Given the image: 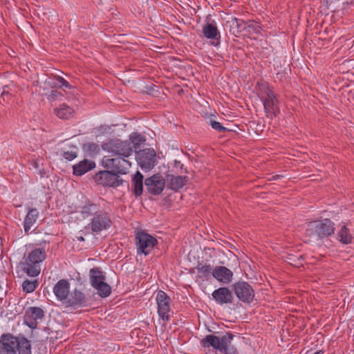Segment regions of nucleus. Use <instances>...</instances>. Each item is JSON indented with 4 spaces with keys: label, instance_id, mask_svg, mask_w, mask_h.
Here are the masks:
<instances>
[{
    "label": "nucleus",
    "instance_id": "f257e3e1",
    "mask_svg": "<svg viewBox=\"0 0 354 354\" xmlns=\"http://www.w3.org/2000/svg\"><path fill=\"white\" fill-rule=\"evenodd\" d=\"M334 225L333 222L328 218L311 223L306 230L305 235L308 237L306 241H317L330 236L334 233Z\"/></svg>",
    "mask_w": 354,
    "mask_h": 354
},
{
    "label": "nucleus",
    "instance_id": "f03ea898",
    "mask_svg": "<svg viewBox=\"0 0 354 354\" xmlns=\"http://www.w3.org/2000/svg\"><path fill=\"white\" fill-rule=\"evenodd\" d=\"M261 86L264 89L261 91V98L263 102L266 116L272 119L279 113V101L274 93L268 88L267 83H263Z\"/></svg>",
    "mask_w": 354,
    "mask_h": 354
},
{
    "label": "nucleus",
    "instance_id": "7ed1b4c3",
    "mask_svg": "<svg viewBox=\"0 0 354 354\" xmlns=\"http://www.w3.org/2000/svg\"><path fill=\"white\" fill-rule=\"evenodd\" d=\"M102 148L108 152L125 158L131 156L133 153L132 145L127 140H111L104 143Z\"/></svg>",
    "mask_w": 354,
    "mask_h": 354
},
{
    "label": "nucleus",
    "instance_id": "20e7f679",
    "mask_svg": "<svg viewBox=\"0 0 354 354\" xmlns=\"http://www.w3.org/2000/svg\"><path fill=\"white\" fill-rule=\"evenodd\" d=\"M102 166L111 171L120 174H126L128 172V169L131 167V162L125 158L117 156L115 158H109L105 156L102 160Z\"/></svg>",
    "mask_w": 354,
    "mask_h": 354
},
{
    "label": "nucleus",
    "instance_id": "39448f33",
    "mask_svg": "<svg viewBox=\"0 0 354 354\" xmlns=\"http://www.w3.org/2000/svg\"><path fill=\"white\" fill-rule=\"evenodd\" d=\"M136 245L138 254H149L158 243L156 238L143 232L139 231L136 234Z\"/></svg>",
    "mask_w": 354,
    "mask_h": 354
},
{
    "label": "nucleus",
    "instance_id": "423d86ee",
    "mask_svg": "<svg viewBox=\"0 0 354 354\" xmlns=\"http://www.w3.org/2000/svg\"><path fill=\"white\" fill-rule=\"evenodd\" d=\"M156 304L158 306V314L164 322L163 324H167L170 320V297L162 290H159L156 297Z\"/></svg>",
    "mask_w": 354,
    "mask_h": 354
},
{
    "label": "nucleus",
    "instance_id": "0eeeda50",
    "mask_svg": "<svg viewBox=\"0 0 354 354\" xmlns=\"http://www.w3.org/2000/svg\"><path fill=\"white\" fill-rule=\"evenodd\" d=\"M112 225L111 219L106 212L104 209L97 213L91 219L88 227L92 232L99 234L103 230H108Z\"/></svg>",
    "mask_w": 354,
    "mask_h": 354
},
{
    "label": "nucleus",
    "instance_id": "6e6552de",
    "mask_svg": "<svg viewBox=\"0 0 354 354\" xmlns=\"http://www.w3.org/2000/svg\"><path fill=\"white\" fill-rule=\"evenodd\" d=\"M94 180L99 185L104 187H116L122 184V180L120 176L112 171H100L93 176Z\"/></svg>",
    "mask_w": 354,
    "mask_h": 354
},
{
    "label": "nucleus",
    "instance_id": "1a4fd4ad",
    "mask_svg": "<svg viewBox=\"0 0 354 354\" xmlns=\"http://www.w3.org/2000/svg\"><path fill=\"white\" fill-rule=\"evenodd\" d=\"M156 153L153 149H145L136 151L138 164L142 170L149 171L153 169L156 162Z\"/></svg>",
    "mask_w": 354,
    "mask_h": 354
},
{
    "label": "nucleus",
    "instance_id": "9d476101",
    "mask_svg": "<svg viewBox=\"0 0 354 354\" xmlns=\"http://www.w3.org/2000/svg\"><path fill=\"white\" fill-rule=\"evenodd\" d=\"M232 337V335L230 333H226L221 337L208 335L201 340V344L205 348L213 347L214 349L221 351L225 348L227 344L231 343Z\"/></svg>",
    "mask_w": 354,
    "mask_h": 354
},
{
    "label": "nucleus",
    "instance_id": "9b49d317",
    "mask_svg": "<svg viewBox=\"0 0 354 354\" xmlns=\"http://www.w3.org/2000/svg\"><path fill=\"white\" fill-rule=\"evenodd\" d=\"M44 317V311L41 308L30 306L25 310L24 322L30 328L35 329Z\"/></svg>",
    "mask_w": 354,
    "mask_h": 354
},
{
    "label": "nucleus",
    "instance_id": "f8f14e48",
    "mask_svg": "<svg viewBox=\"0 0 354 354\" xmlns=\"http://www.w3.org/2000/svg\"><path fill=\"white\" fill-rule=\"evenodd\" d=\"M145 186L148 192L153 195L162 193L165 185V180L160 174L153 175L145 180Z\"/></svg>",
    "mask_w": 354,
    "mask_h": 354
},
{
    "label": "nucleus",
    "instance_id": "ddd939ff",
    "mask_svg": "<svg viewBox=\"0 0 354 354\" xmlns=\"http://www.w3.org/2000/svg\"><path fill=\"white\" fill-rule=\"evenodd\" d=\"M17 337L11 334H3L0 339V354H17Z\"/></svg>",
    "mask_w": 354,
    "mask_h": 354
},
{
    "label": "nucleus",
    "instance_id": "4468645a",
    "mask_svg": "<svg viewBox=\"0 0 354 354\" xmlns=\"http://www.w3.org/2000/svg\"><path fill=\"white\" fill-rule=\"evenodd\" d=\"M87 298L84 292L75 288L69 292L68 296L64 303L66 307H82L86 306Z\"/></svg>",
    "mask_w": 354,
    "mask_h": 354
},
{
    "label": "nucleus",
    "instance_id": "2eb2a0df",
    "mask_svg": "<svg viewBox=\"0 0 354 354\" xmlns=\"http://www.w3.org/2000/svg\"><path fill=\"white\" fill-rule=\"evenodd\" d=\"M70 292V283L66 279L59 280L53 287V292L57 300L64 304Z\"/></svg>",
    "mask_w": 354,
    "mask_h": 354
},
{
    "label": "nucleus",
    "instance_id": "dca6fc26",
    "mask_svg": "<svg viewBox=\"0 0 354 354\" xmlns=\"http://www.w3.org/2000/svg\"><path fill=\"white\" fill-rule=\"evenodd\" d=\"M212 297L220 304L231 303L233 298L232 292L227 288H219L215 290Z\"/></svg>",
    "mask_w": 354,
    "mask_h": 354
},
{
    "label": "nucleus",
    "instance_id": "f3484780",
    "mask_svg": "<svg viewBox=\"0 0 354 354\" xmlns=\"http://www.w3.org/2000/svg\"><path fill=\"white\" fill-rule=\"evenodd\" d=\"M95 167L94 161L84 159L73 166V174L81 176Z\"/></svg>",
    "mask_w": 354,
    "mask_h": 354
},
{
    "label": "nucleus",
    "instance_id": "a211bd4d",
    "mask_svg": "<svg viewBox=\"0 0 354 354\" xmlns=\"http://www.w3.org/2000/svg\"><path fill=\"white\" fill-rule=\"evenodd\" d=\"M166 180L169 183V187L172 190H178L186 185L188 177L186 176H175L173 174H167Z\"/></svg>",
    "mask_w": 354,
    "mask_h": 354
},
{
    "label": "nucleus",
    "instance_id": "6ab92c4d",
    "mask_svg": "<svg viewBox=\"0 0 354 354\" xmlns=\"http://www.w3.org/2000/svg\"><path fill=\"white\" fill-rule=\"evenodd\" d=\"M39 213L37 208H29L24 222V232L29 234L31 227L35 224Z\"/></svg>",
    "mask_w": 354,
    "mask_h": 354
},
{
    "label": "nucleus",
    "instance_id": "aec40b11",
    "mask_svg": "<svg viewBox=\"0 0 354 354\" xmlns=\"http://www.w3.org/2000/svg\"><path fill=\"white\" fill-rule=\"evenodd\" d=\"M213 277L223 283H228L232 277V272L227 267H217L212 272Z\"/></svg>",
    "mask_w": 354,
    "mask_h": 354
},
{
    "label": "nucleus",
    "instance_id": "412c9836",
    "mask_svg": "<svg viewBox=\"0 0 354 354\" xmlns=\"http://www.w3.org/2000/svg\"><path fill=\"white\" fill-rule=\"evenodd\" d=\"M230 26V32L236 37L241 39L243 37V21L237 18H233L227 22Z\"/></svg>",
    "mask_w": 354,
    "mask_h": 354
},
{
    "label": "nucleus",
    "instance_id": "4be33fe9",
    "mask_svg": "<svg viewBox=\"0 0 354 354\" xmlns=\"http://www.w3.org/2000/svg\"><path fill=\"white\" fill-rule=\"evenodd\" d=\"M102 209L100 205L88 201L81 207L80 213L84 218L94 217Z\"/></svg>",
    "mask_w": 354,
    "mask_h": 354
},
{
    "label": "nucleus",
    "instance_id": "5701e85b",
    "mask_svg": "<svg viewBox=\"0 0 354 354\" xmlns=\"http://www.w3.org/2000/svg\"><path fill=\"white\" fill-rule=\"evenodd\" d=\"M203 33L204 37L209 39H218L221 37L214 21L203 26Z\"/></svg>",
    "mask_w": 354,
    "mask_h": 354
},
{
    "label": "nucleus",
    "instance_id": "b1692460",
    "mask_svg": "<svg viewBox=\"0 0 354 354\" xmlns=\"http://www.w3.org/2000/svg\"><path fill=\"white\" fill-rule=\"evenodd\" d=\"M46 252L43 249L37 248L32 250L28 255L27 265H36L42 262L46 259Z\"/></svg>",
    "mask_w": 354,
    "mask_h": 354
},
{
    "label": "nucleus",
    "instance_id": "393cba45",
    "mask_svg": "<svg viewBox=\"0 0 354 354\" xmlns=\"http://www.w3.org/2000/svg\"><path fill=\"white\" fill-rule=\"evenodd\" d=\"M133 192L136 196H140L143 191V176L137 171L132 178Z\"/></svg>",
    "mask_w": 354,
    "mask_h": 354
},
{
    "label": "nucleus",
    "instance_id": "a878e982",
    "mask_svg": "<svg viewBox=\"0 0 354 354\" xmlns=\"http://www.w3.org/2000/svg\"><path fill=\"white\" fill-rule=\"evenodd\" d=\"M54 113L60 119L68 120L73 116V109L66 104L55 109Z\"/></svg>",
    "mask_w": 354,
    "mask_h": 354
},
{
    "label": "nucleus",
    "instance_id": "bb28decb",
    "mask_svg": "<svg viewBox=\"0 0 354 354\" xmlns=\"http://www.w3.org/2000/svg\"><path fill=\"white\" fill-rule=\"evenodd\" d=\"M90 280L92 286L102 283L105 281V276L99 268H93L90 270Z\"/></svg>",
    "mask_w": 354,
    "mask_h": 354
},
{
    "label": "nucleus",
    "instance_id": "cd10ccee",
    "mask_svg": "<svg viewBox=\"0 0 354 354\" xmlns=\"http://www.w3.org/2000/svg\"><path fill=\"white\" fill-rule=\"evenodd\" d=\"M17 348L19 354H31L30 342L25 337H17Z\"/></svg>",
    "mask_w": 354,
    "mask_h": 354
},
{
    "label": "nucleus",
    "instance_id": "c85d7f7f",
    "mask_svg": "<svg viewBox=\"0 0 354 354\" xmlns=\"http://www.w3.org/2000/svg\"><path fill=\"white\" fill-rule=\"evenodd\" d=\"M83 151L85 156L94 157L100 152L99 146L94 142H88L82 145Z\"/></svg>",
    "mask_w": 354,
    "mask_h": 354
},
{
    "label": "nucleus",
    "instance_id": "c756f323",
    "mask_svg": "<svg viewBox=\"0 0 354 354\" xmlns=\"http://www.w3.org/2000/svg\"><path fill=\"white\" fill-rule=\"evenodd\" d=\"M337 236L339 241L341 243L344 244H348L351 243L353 236L351 234L349 230L346 227L345 225H344L341 227V230L339 231Z\"/></svg>",
    "mask_w": 354,
    "mask_h": 354
},
{
    "label": "nucleus",
    "instance_id": "7c9ffc66",
    "mask_svg": "<svg viewBox=\"0 0 354 354\" xmlns=\"http://www.w3.org/2000/svg\"><path fill=\"white\" fill-rule=\"evenodd\" d=\"M145 138L143 136L138 133H133L130 136V142L132 145L133 151L140 149V145L145 142Z\"/></svg>",
    "mask_w": 354,
    "mask_h": 354
},
{
    "label": "nucleus",
    "instance_id": "2f4dec72",
    "mask_svg": "<svg viewBox=\"0 0 354 354\" xmlns=\"http://www.w3.org/2000/svg\"><path fill=\"white\" fill-rule=\"evenodd\" d=\"M93 287L97 290V293L101 297H107L111 292L110 286L105 283V281Z\"/></svg>",
    "mask_w": 354,
    "mask_h": 354
},
{
    "label": "nucleus",
    "instance_id": "473e14b6",
    "mask_svg": "<svg viewBox=\"0 0 354 354\" xmlns=\"http://www.w3.org/2000/svg\"><path fill=\"white\" fill-rule=\"evenodd\" d=\"M216 257L218 260V263L229 266L230 257L234 258V254L230 251H227V253H224L223 252H218L216 253Z\"/></svg>",
    "mask_w": 354,
    "mask_h": 354
},
{
    "label": "nucleus",
    "instance_id": "72a5a7b5",
    "mask_svg": "<svg viewBox=\"0 0 354 354\" xmlns=\"http://www.w3.org/2000/svg\"><path fill=\"white\" fill-rule=\"evenodd\" d=\"M38 284L39 282L37 279L33 281L26 279L22 283L21 285L23 291L26 293H31L35 290L38 286Z\"/></svg>",
    "mask_w": 354,
    "mask_h": 354
},
{
    "label": "nucleus",
    "instance_id": "f704fd0d",
    "mask_svg": "<svg viewBox=\"0 0 354 354\" xmlns=\"http://www.w3.org/2000/svg\"><path fill=\"white\" fill-rule=\"evenodd\" d=\"M245 304L250 303L254 297V293L253 289L251 286L246 283H245Z\"/></svg>",
    "mask_w": 354,
    "mask_h": 354
},
{
    "label": "nucleus",
    "instance_id": "c9c22d12",
    "mask_svg": "<svg viewBox=\"0 0 354 354\" xmlns=\"http://www.w3.org/2000/svg\"><path fill=\"white\" fill-rule=\"evenodd\" d=\"M24 271L29 277H35L39 275L41 269L40 267H24Z\"/></svg>",
    "mask_w": 354,
    "mask_h": 354
},
{
    "label": "nucleus",
    "instance_id": "e433bc0d",
    "mask_svg": "<svg viewBox=\"0 0 354 354\" xmlns=\"http://www.w3.org/2000/svg\"><path fill=\"white\" fill-rule=\"evenodd\" d=\"M234 290L237 297L243 301V283H237L234 286Z\"/></svg>",
    "mask_w": 354,
    "mask_h": 354
},
{
    "label": "nucleus",
    "instance_id": "4c0bfd02",
    "mask_svg": "<svg viewBox=\"0 0 354 354\" xmlns=\"http://www.w3.org/2000/svg\"><path fill=\"white\" fill-rule=\"evenodd\" d=\"M209 124L214 129L218 131V132H225L227 131L225 127H223L220 122L215 120H210Z\"/></svg>",
    "mask_w": 354,
    "mask_h": 354
},
{
    "label": "nucleus",
    "instance_id": "58836bf2",
    "mask_svg": "<svg viewBox=\"0 0 354 354\" xmlns=\"http://www.w3.org/2000/svg\"><path fill=\"white\" fill-rule=\"evenodd\" d=\"M62 156L66 160H72L75 159L77 156V154L76 151H63V153H62Z\"/></svg>",
    "mask_w": 354,
    "mask_h": 354
},
{
    "label": "nucleus",
    "instance_id": "ea45409f",
    "mask_svg": "<svg viewBox=\"0 0 354 354\" xmlns=\"http://www.w3.org/2000/svg\"><path fill=\"white\" fill-rule=\"evenodd\" d=\"M231 343L227 344L225 348L222 349L221 352L224 353L225 354H238L237 351L233 347L230 346Z\"/></svg>",
    "mask_w": 354,
    "mask_h": 354
},
{
    "label": "nucleus",
    "instance_id": "a19ab883",
    "mask_svg": "<svg viewBox=\"0 0 354 354\" xmlns=\"http://www.w3.org/2000/svg\"><path fill=\"white\" fill-rule=\"evenodd\" d=\"M57 80L58 83L60 84L61 87H64V88H71V86L70 85V84L65 79H64L63 77H58Z\"/></svg>",
    "mask_w": 354,
    "mask_h": 354
},
{
    "label": "nucleus",
    "instance_id": "79ce46f5",
    "mask_svg": "<svg viewBox=\"0 0 354 354\" xmlns=\"http://www.w3.org/2000/svg\"><path fill=\"white\" fill-rule=\"evenodd\" d=\"M62 94L59 91L56 90H53L50 92V94L48 95V99L50 101H55L57 99L59 96H61Z\"/></svg>",
    "mask_w": 354,
    "mask_h": 354
},
{
    "label": "nucleus",
    "instance_id": "37998d69",
    "mask_svg": "<svg viewBox=\"0 0 354 354\" xmlns=\"http://www.w3.org/2000/svg\"><path fill=\"white\" fill-rule=\"evenodd\" d=\"M197 269H198V272L199 273H206V272H209V267H204V266H202V267H196Z\"/></svg>",
    "mask_w": 354,
    "mask_h": 354
},
{
    "label": "nucleus",
    "instance_id": "c03bdc74",
    "mask_svg": "<svg viewBox=\"0 0 354 354\" xmlns=\"http://www.w3.org/2000/svg\"><path fill=\"white\" fill-rule=\"evenodd\" d=\"M252 26V25L250 19H248V21L245 20V30L246 29V28H250Z\"/></svg>",
    "mask_w": 354,
    "mask_h": 354
},
{
    "label": "nucleus",
    "instance_id": "a18cd8bd",
    "mask_svg": "<svg viewBox=\"0 0 354 354\" xmlns=\"http://www.w3.org/2000/svg\"><path fill=\"white\" fill-rule=\"evenodd\" d=\"M3 257L2 256V252L1 251L0 252V266H3L4 263H7L6 259L3 261Z\"/></svg>",
    "mask_w": 354,
    "mask_h": 354
},
{
    "label": "nucleus",
    "instance_id": "49530a36",
    "mask_svg": "<svg viewBox=\"0 0 354 354\" xmlns=\"http://www.w3.org/2000/svg\"><path fill=\"white\" fill-rule=\"evenodd\" d=\"M252 124H254V123H253V122H250L248 124H246L247 128H248V134H249V135H250V134H251V133H250V129H249V127H252Z\"/></svg>",
    "mask_w": 354,
    "mask_h": 354
},
{
    "label": "nucleus",
    "instance_id": "de8ad7c7",
    "mask_svg": "<svg viewBox=\"0 0 354 354\" xmlns=\"http://www.w3.org/2000/svg\"><path fill=\"white\" fill-rule=\"evenodd\" d=\"M77 239L80 241H84V239L82 236H77Z\"/></svg>",
    "mask_w": 354,
    "mask_h": 354
},
{
    "label": "nucleus",
    "instance_id": "09e8293b",
    "mask_svg": "<svg viewBox=\"0 0 354 354\" xmlns=\"http://www.w3.org/2000/svg\"><path fill=\"white\" fill-rule=\"evenodd\" d=\"M281 177V176H280V175H275V176H274L272 177V178L274 179V180H277V179H279Z\"/></svg>",
    "mask_w": 354,
    "mask_h": 354
},
{
    "label": "nucleus",
    "instance_id": "8fccbe9b",
    "mask_svg": "<svg viewBox=\"0 0 354 354\" xmlns=\"http://www.w3.org/2000/svg\"><path fill=\"white\" fill-rule=\"evenodd\" d=\"M244 263H245V265H246V264L248 265V266L250 265V262H248L246 260H245Z\"/></svg>",
    "mask_w": 354,
    "mask_h": 354
},
{
    "label": "nucleus",
    "instance_id": "3c124183",
    "mask_svg": "<svg viewBox=\"0 0 354 354\" xmlns=\"http://www.w3.org/2000/svg\"><path fill=\"white\" fill-rule=\"evenodd\" d=\"M189 271H190V272H194V269H192V270H190Z\"/></svg>",
    "mask_w": 354,
    "mask_h": 354
},
{
    "label": "nucleus",
    "instance_id": "603ef678",
    "mask_svg": "<svg viewBox=\"0 0 354 354\" xmlns=\"http://www.w3.org/2000/svg\"><path fill=\"white\" fill-rule=\"evenodd\" d=\"M175 162H176V164H177V163L180 164V162H177L176 160Z\"/></svg>",
    "mask_w": 354,
    "mask_h": 354
}]
</instances>
